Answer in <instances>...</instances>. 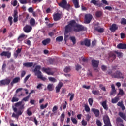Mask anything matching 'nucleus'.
<instances>
[{
    "label": "nucleus",
    "mask_w": 126,
    "mask_h": 126,
    "mask_svg": "<svg viewBox=\"0 0 126 126\" xmlns=\"http://www.w3.org/2000/svg\"><path fill=\"white\" fill-rule=\"evenodd\" d=\"M108 74L109 75H111L112 77H114V78H118V79H124V74L121 72V71L117 70L115 72V73H113L112 71H108Z\"/></svg>",
    "instance_id": "nucleus-1"
},
{
    "label": "nucleus",
    "mask_w": 126,
    "mask_h": 126,
    "mask_svg": "<svg viewBox=\"0 0 126 126\" xmlns=\"http://www.w3.org/2000/svg\"><path fill=\"white\" fill-rule=\"evenodd\" d=\"M58 4L59 6L64 9H69L70 8V4H67V1L65 0H62L61 2L58 3Z\"/></svg>",
    "instance_id": "nucleus-2"
},
{
    "label": "nucleus",
    "mask_w": 126,
    "mask_h": 126,
    "mask_svg": "<svg viewBox=\"0 0 126 126\" xmlns=\"http://www.w3.org/2000/svg\"><path fill=\"white\" fill-rule=\"evenodd\" d=\"M85 30V28L83 25L77 24L73 29V31L74 32H76V33L78 32H82V31H84Z\"/></svg>",
    "instance_id": "nucleus-3"
},
{
    "label": "nucleus",
    "mask_w": 126,
    "mask_h": 126,
    "mask_svg": "<svg viewBox=\"0 0 126 126\" xmlns=\"http://www.w3.org/2000/svg\"><path fill=\"white\" fill-rule=\"evenodd\" d=\"M103 122L105 125L103 126H112L111 124V121H110V118L108 115H104L103 117Z\"/></svg>",
    "instance_id": "nucleus-4"
},
{
    "label": "nucleus",
    "mask_w": 126,
    "mask_h": 126,
    "mask_svg": "<svg viewBox=\"0 0 126 126\" xmlns=\"http://www.w3.org/2000/svg\"><path fill=\"white\" fill-rule=\"evenodd\" d=\"M92 18H93V16H92V15L90 14H86L85 15V23L87 24L90 23V22H91V20H92Z\"/></svg>",
    "instance_id": "nucleus-5"
},
{
    "label": "nucleus",
    "mask_w": 126,
    "mask_h": 126,
    "mask_svg": "<svg viewBox=\"0 0 126 126\" xmlns=\"http://www.w3.org/2000/svg\"><path fill=\"white\" fill-rule=\"evenodd\" d=\"M33 63V62H25L23 63V66L27 68L32 67V66L35 67L37 65V63H35L34 64Z\"/></svg>",
    "instance_id": "nucleus-6"
},
{
    "label": "nucleus",
    "mask_w": 126,
    "mask_h": 126,
    "mask_svg": "<svg viewBox=\"0 0 126 126\" xmlns=\"http://www.w3.org/2000/svg\"><path fill=\"white\" fill-rule=\"evenodd\" d=\"M42 71L45 72L48 75H54V72L52 71V69L51 68H42Z\"/></svg>",
    "instance_id": "nucleus-7"
},
{
    "label": "nucleus",
    "mask_w": 126,
    "mask_h": 126,
    "mask_svg": "<svg viewBox=\"0 0 126 126\" xmlns=\"http://www.w3.org/2000/svg\"><path fill=\"white\" fill-rule=\"evenodd\" d=\"M99 63H100L99 60H92V65L94 68H97L99 66Z\"/></svg>",
    "instance_id": "nucleus-8"
},
{
    "label": "nucleus",
    "mask_w": 126,
    "mask_h": 126,
    "mask_svg": "<svg viewBox=\"0 0 126 126\" xmlns=\"http://www.w3.org/2000/svg\"><path fill=\"white\" fill-rule=\"evenodd\" d=\"M41 69V66L37 65L33 70V72L35 73V75L36 76L40 75V74H42V72L40 71Z\"/></svg>",
    "instance_id": "nucleus-9"
},
{
    "label": "nucleus",
    "mask_w": 126,
    "mask_h": 126,
    "mask_svg": "<svg viewBox=\"0 0 126 126\" xmlns=\"http://www.w3.org/2000/svg\"><path fill=\"white\" fill-rule=\"evenodd\" d=\"M80 44L82 46L85 45L86 47H90V40L86 39L83 41H81Z\"/></svg>",
    "instance_id": "nucleus-10"
},
{
    "label": "nucleus",
    "mask_w": 126,
    "mask_h": 126,
    "mask_svg": "<svg viewBox=\"0 0 126 126\" xmlns=\"http://www.w3.org/2000/svg\"><path fill=\"white\" fill-rule=\"evenodd\" d=\"M0 56H1V57H7L8 59H9V58L11 57V52L9 51H3L0 53Z\"/></svg>",
    "instance_id": "nucleus-11"
},
{
    "label": "nucleus",
    "mask_w": 126,
    "mask_h": 126,
    "mask_svg": "<svg viewBox=\"0 0 126 126\" xmlns=\"http://www.w3.org/2000/svg\"><path fill=\"white\" fill-rule=\"evenodd\" d=\"M117 126H125L124 125V120L121 118V117H117L116 118Z\"/></svg>",
    "instance_id": "nucleus-12"
},
{
    "label": "nucleus",
    "mask_w": 126,
    "mask_h": 126,
    "mask_svg": "<svg viewBox=\"0 0 126 126\" xmlns=\"http://www.w3.org/2000/svg\"><path fill=\"white\" fill-rule=\"evenodd\" d=\"M11 81V80L10 79H5L1 80L0 81V83L1 84V85H9Z\"/></svg>",
    "instance_id": "nucleus-13"
},
{
    "label": "nucleus",
    "mask_w": 126,
    "mask_h": 126,
    "mask_svg": "<svg viewBox=\"0 0 126 126\" xmlns=\"http://www.w3.org/2000/svg\"><path fill=\"white\" fill-rule=\"evenodd\" d=\"M23 30L25 33H29L32 30V27L30 25H26L23 28Z\"/></svg>",
    "instance_id": "nucleus-14"
},
{
    "label": "nucleus",
    "mask_w": 126,
    "mask_h": 126,
    "mask_svg": "<svg viewBox=\"0 0 126 126\" xmlns=\"http://www.w3.org/2000/svg\"><path fill=\"white\" fill-rule=\"evenodd\" d=\"M22 101H19L15 104V107H19V110H23L24 109V104H22Z\"/></svg>",
    "instance_id": "nucleus-15"
},
{
    "label": "nucleus",
    "mask_w": 126,
    "mask_h": 126,
    "mask_svg": "<svg viewBox=\"0 0 126 126\" xmlns=\"http://www.w3.org/2000/svg\"><path fill=\"white\" fill-rule=\"evenodd\" d=\"M61 16L62 14L59 13H56L53 14V17L54 21H58V20H60V19L61 18Z\"/></svg>",
    "instance_id": "nucleus-16"
},
{
    "label": "nucleus",
    "mask_w": 126,
    "mask_h": 126,
    "mask_svg": "<svg viewBox=\"0 0 126 126\" xmlns=\"http://www.w3.org/2000/svg\"><path fill=\"white\" fill-rule=\"evenodd\" d=\"M66 34H68V33H70L72 32V28L69 25H67L65 27V32Z\"/></svg>",
    "instance_id": "nucleus-17"
},
{
    "label": "nucleus",
    "mask_w": 126,
    "mask_h": 126,
    "mask_svg": "<svg viewBox=\"0 0 126 126\" xmlns=\"http://www.w3.org/2000/svg\"><path fill=\"white\" fill-rule=\"evenodd\" d=\"M63 84L62 82H60L58 83V85L55 88L56 93H59V92H60L61 88H62V87H63Z\"/></svg>",
    "instance_id": "nucleus-18"
},
{
    "label": "nucleus",
    "mask_w": 126,
    "mask_h": 126,
    "mask_svg": "<svg viewBox=\"0 0 126 126\" xmlns=\"http://www.w3.org/2000/svg\"><path fill=\"white\" fill-rule=\"evenodd\" d=\"M92 112L94 113L96 118H98V117L100 116V110H99V109L92 108Z\"/></svg>",
    "instance_id": "nucleus-19"
},
{
    "label": "nucleus",
    "mask_w": 126,
    "mask_h": 126,
    "mask_svg": "<svg viewBox=\"0 0 126 126\" xmlns=\"http://www.w3.org/2000/svg\"><path fill=\"white\" fill-rule=\"evenodd\" d=\"M118 25L116 24H113L110 28V30L111 32H115L116 30H118Z\"/></svg>",
    "instance_id": "nucleus-20"
},
{
    "label": "nucleus",
    "mask_w": 126,
    "mask_h": 126,
    "mask_svg": "<svg viewBox=\"0 0 126 126\" xmlns=\"http://www.w3.org/2000/svg\"><path fill=\"white\" fill-rule=\"evenodd\" d=\"M73 4L74 5L75 8H79V0H72Z\"/></svg>",
    "instance_id": "nucleus-21"
},
{
    "label": "nucleus",
    "mask_w": 126,
    "mask_h": 126,
    "mask_svg": "<svg viewBox=\"0 0 126 126\" xmlns=\"http://www.w3.org/2000/svg\"><path fill=\"white\" fill-rule=\"evenodd\" d=\"M68 24L72 28L73 27V28H74L77 24L76 23V21H75V20H72L69 21Z\"/></svg>",
    "instance_id": "nucleus-22"
},
{
    "label": "nucleus",
    "mask_w": 126,
    "mask_h": 126,
    "mask_svg": "<svg viewBox=\"0 0 126 126\" xmlns=\"http://www.w3.org/2000/svg\"><path fill=\"white\" fill-rule=\"evenodd\" d=\"M19 80H20V78L19 77H16L14 78L10 83L11 86H13V85L15 83H17Z\"/></svg>",
    "instance_id": "nucleus-23"
},
{
    "label": "nucleus",
    "mask_w": 126,
    "mask_h": 126,
    "mask_svg": "<svg viewBox=\"0 0 126 126\" xmlns=\"http://www.w3.org/2000/svg\"><path fill=\"white\" fill-rule=\"evenodd\" d=\"M21 4H27V3H31V0H18Z\"/></svg>",
    "instance_id": "nucleus-24"
},
{
    "label": "nucleus",
    "mask_w": 126,
    "mask_h": 126,
    "mask_svg": "<svg viewBox=\"0 0 126 126\" xmlns=\"http://www.w3.org/2000/svg\"><path fill=\"white\" fill-rule=\"evenodd\" d=\"M50 42H51V39L47 38L46 39L43 40L42 42V43L43 45V46H47L48 44H50Z\"/></svg>",
    "instance_id": "nucleus-25"
},
{
    "label": "nucleus",
    "mask_w": 126,
    "mask_h": 126,
    "mask_svg": "<svg viewBox=\"0 0 126 126\" xmlns=\"http://www.w3.org/2000/svg\"><path fill=\"white\" fill-rule=\"evenodd\" d=\"M101 105H102L103 109H104V110L108 111V109H109V107H108V105H107V100L103 101Z\"/></svg>",
    "instance_id": "nucleus-26"
},
{
    "label": "nucleus",
    "mask_w": 126,
    "mask_h": 126,
    "mask_svg": "<svg viewBox=\"0 0 126 126\" xmlns=\"http://www.w3.org/2000/svg\"><path fill=\"white\" fill-rule=\"evenodd\" d=\"M118 49H126V44H123V43H120L117 45Z\"/></svg>",
    "instance_id": "nucleus-27"
},
{
    "label": "nucleus",
    "mask_w": 126,
    "mask_h": 126,
    "mask_svg": "<svg viewBox=\"0 0 126 126\" xmlns=\"http://www.w3.org/2000/svg\"><path fill=\"white\" fill-rule=\"evenodd\" d=\"M103 15V12L101 11H97L95 12V16L96 17H97V18H99L101 17Z\"/></svg>",
    "instance_id": "nucleus-28"
},
{
    "label": "nucleus",
    "mask_w": 126,
    "mask_h": 126,
    "mask_svg": "<svg viewBox=\"0 0 126 126\" xmlns=\"http://www.w3.org/2000/svg\"><path fill=\"white\" fill-rule=\"evenodd\" d=\"M119 100H120L119 96H116L112 99L111 102L112 104H116V103H118V102H119Z\"/></svg>",
    "instance_id": "nucleus-29"
},
{
    "label": "nucleus",
    "mask_w": 126,
    "mask_h": 126,
    "mask_svg": "<svg viewBox=\"0 0 126 126\" xmlns=\"http://www.w3.org/2000/svg\"><path fill=\"white\" fill-rule=\"evenodd\" d=\"M64 118H65V114H64V112H63L60 116V122L61 123H63V122H64Z\"/></svg>",
    "instance_id": "nucleus-30"
},
{
    "label": "nucleus",
    "mask_w": 126,
    "mask_h": 126,
    "mask_svg": "<svg viewBox=\"0 0 126 126\" xmlns=\"http://www.w3.org/2000/svg\"><path fill=\"white\" fill-rule=\"evenodd\" d=\"M36 23V21H35V19L32 18L30 20V24L32 26H35V24Z\"/></svg>",
    "instance_id": "nucleus-31"
},
{
    "label": "nucleus",
    "mask_w": 126,
    "mask_h": 126,
    "mask_svg": "<svg viewBox=\"0 0 126 126\" xmlns=\"http://www.w3.org/2000/svg\"><path fill=\"white\" fill-rule=\"evenodd\" d=\"M125 94L124 90L122 89H119V93L117 94V96H123Z\"/></svg>",
    "instance_id": "nucleus-32"
},
{
    "label": "nucleus",
    "mask_w": 126,
    "mask_h": 126,
    "mask_svg": "<svg viewBox=\"0 0 126 126\" xmlns=\"http://www.w3.org/2000/svg\"><path fill=\"white\" fill-rule=\"evenodd\" d=\"M118 115L119 116L121 117V118H122V119H123V120H126V115L124 114V113L120 112Z\"/></svg>",
    "instance_id": "nucleus-33"
},
{
    "label": "nucleus",
    "mask_w": 126,
    "mask_h": 126,
    "mask_svg": "<svg viewBox=\"0 0 126 126\" xmlns=\"http://www.w3.org/2000/svg\"><path fill=\"white\" fill-rule=\"evenodd\" d=\"M70 40L72 41L73 45H75L76 44V38L74 36L70 37Z\"/></svg>",
    "instance_id": "nucleus-34"
},
{
    "label": "nucleus",
    "mask_w": 126,
    "mask_h": 126,
    "mask_svg": "<svg viewBox=\"0 0 126 126\" xmlns=\"http://www.w3.org/2000/svg\"><path fill=\"white\" fill-rule=\"evenodd\" d=\"M74 94L73 93H69L68 94V97L69 96H70V101L71 102V101H72L73 100V98H74Z\"/></svg>",
    "instance_id": "nucleus-35"
},
{
    "label": "nucleus",
    "mask_w": 126,
    "mask_h": 126,
    "mask_svg": "<svg viewBox=\"0 0 126 126\" xmlns=\"http://www.w3.org/2000/svg\"><path fill=\"white\" fill-rule=\"evenodd\" d=\"M53 86L54 85H53V84H49L47 86V90L49 91H52Z\"/></svg>",
    "instance_id": "nucleus-36"
},
{
    "label": "nucleus",
    "mask_w": 126,
    "mask_h": 126,
    "mask_svg": "<svg viewBox=\"0 0 126 126\" xmlns=\"http://www.w3.org/2000/svg\"><path fill=\"white\" fill-rule=\"evenodd\" d=\"M29 98H30V95H28L26 97H24L21 100L22 103H23V102H28V101H29Z\"/></svg>",
    "instance_id": "nucleus-37"
},
{
    "label": "nucleus",
    "mask_w": 126,
    "mask_h": 126,
    "mask_svg": "<svg viewBox=\"0 0 126 126\" xmlns=\"http://www.w3.org/2000/svg\"><path fill=\"white\" fill-rule=\"evenodd\" d=\"M63 37L62 36H58L56 39V42H63Z\"/></svg>",
    "instance_id": "nucleus-38"
},
{
    "label": "nucleus",
    "mask_w": 126,
    "mask_h": 126,
    "mask_svg": "<svg viewBox=\"0 0 126 126\" xmlns=\"http://www.w3.org/2000/svg\"><path fill=\"white\" fill-rule=\"evenodd\" d=\"M92 93L93 94H94V95H100V92L98 90H93L92 91Z\"/></svg>",
    "instance_id": "nucleus-39"
},
{
    "label": "nucleus",
    "mask_w": 126,
    "mask_h": 126,
    "mask_svg": "<svg viewBox=\"0 0 126 126\" xmlns=\"http://www.w3.org/2000/svg\"><path fill=\"white\" fill-rule=\"evenodd\" d=\"M121 24H122L123 25H126V19H125V18H122L120 21Z\"/></svg>",
    "instance_id": "nucleus-40"
},
{
    "label": "nucleus",
    "mask_w": 126,
    "mask_h": 126,
    "mask_svg": "<svg viewBox=\"0 0 126 126\" xmlns=\"http://www.w3.org/2000/svg\"><path fill=\"white\" fill-rule=\"evenodd\" d=\"M25 37V35L24 34H21L19 37L18 38V41H23V38Z\"/></svg>",
    "instance_id": "nucleus-41"
},
{
    "label": "nucleus",
    "mask_w": 126,
    "mask_h": 126,
    "mask_svg": "<svg viewBox=\"0 0 126 126\" xmlns=\"http://www.w3.org/2000/svg\"><path fill=\"white\" fill-rule=\"evenodd\" d=\"M48 79L49 80V81H51V82H57V79H56V78H54V77H49L48 78Z\"/></svg>",
    "instance_id": "nucleus-42"
},
{
    "label": "nucleus",
    "mask_w": 126,
    "mask_h": 126,
    "mask_svg": "<svg viewBox=\"0 0 126 126\" xmlns=\"http://www.w3.org/2000/svg\"><path fill=\"white\" fill-rule=\"evenodd\" d=\"M71 121H72L73 124H74L75 125H77L78 123L77 120L73 117L71 118Z\"/></svg>",
    "instance_id": "nucleus-43"
},
{
    "label": "nucleus",
    "mask_w": 126,
    "mask_h": 126,
    "mask_svg": "<svg viewBox=\"0 0 126 126\" xmlns=\"http://www.w3.org/2000/svg\"><path fill=\"white\" fill-rule=\"evenodd\" d=\"M115 53L117 54V57H118V58H121V57H122L123 56V53L121 52L115 51Z\"/></svg>",
    "instance_id": "nucleus-44"
},
{
    "label": "nucleus",
    "mask_w": 126,
    "mask_h": 126,
    "mask_svg": "<svg viewBox=\"0 0 126 126\" xmlns=\"http://www.w3.org/2000/svg\"><path fill=\"white\" fill-rule=\"evenodd\" d=\"M68 33H66L65 32H64V41L65 42H66L67 41V38L69 37V35L67 34Z\"/></svg>",
    "instance_id": "nucleus-45"
},
{
    "label": "nucleus",
    "mask_w": 126,
    "mask_h": 126,
    "mask_svg": "<svg viewBox=\"0 0 126 126\" xmlns=\"http://www.w3.org/2000/svg\"><path fill=\"white\" fill-rule=\"evenodd\" d=\"M98 1L96 0H92L90 2L91 3H93L94 5H98Z\"/></svg>",
    "instance_id": "nucleus-46"
},
{
    "label": "nucleus",
    "mask_w": 126,
    "mask_h": 126,
    "mask_svg": "<svg viewBox=\"0 0 126 126\" xmlns=\"http://www.w3.org/2000/svg\"><path fill=\"white\" fill-rule=\"evenodd\" d=\"M38 78H39V79H42V80H46L47 78L45 77H43V75H42V74H40L39 75L37 76Z\"/></svg>",
    "instance_id": "nucleus-47"
},
{
    "label": "nucleus",
    "mask_w": 126,
    "mask_h": 126,
    "mask_svg": "<svg viewBox=\"0 0 126 126\" xmlns=\"http://www.w3.org/2000/svg\"><path fill=\"white\" fill-rule=\"evenodd\" d=\"M30 76H31V75L30 74L25 77L24 80V83H26V82L27 81V80H28V79H29V77H30Z\"/></svg>",
    "instance_id": "nucleus-48"
},
{
    "label": "nucleus",
    "mask_w": 126,
    "mask_h": 126,
    "mask_svg": "<svg viewBox=\"0 0 126 126\" xmlns=\"http://www.w3.org/2000/svg\"><path fill=\"white\" fill-rule=\"evenodd\" d=\"M101 27L99 25H95L94 27V31H98Z\"/></svg>",
    "instance_id": "nucleus-49"
},
{
    "label": "nucleus",
    "mask_w": 126,
    "mask_h": 126,
    "mask_svg": "<svg viewBox=\"0 0 126 126\" xmlns=\"http://www.w3.org/2000/svg\"><path fill=\"white\" fill-rule=\"evenodd\" d=\"M85 110L86 112H87L88 113V112H90V108H89V106H88V105H85Z\"/></svg>",
    "instance_id": "nucleus-50"
},
{
    "label": "nucleus",
    "mask_w": 126,
    "mask_h": 126,
    "mask_svg": "<svg viewBox=\"0 0 126 126\" xmlns=\"http://www.w3.org/2000/svg\"><path fill=\"white\" fill-rule=\"evenodd\" d=\"M17 3H18V2H17V0H14V1L11 2V4L13 6H16L17 5Z\"/></svg>",
    "instance_id": "nucleus-51"
},
{
    "label": "nucleus",
    "mask_w": 126,
    "mask_h": 126,
    "mask_svg": "<svg viewBox=\"0 0 126 126\" xmlns=\"http://www.w3.org/2000/svg\"><path fill=\"white\" fill-rule=\"evenodd\" d=\"M43 85V84H41V83L38 84L36 87L37 89H43V87H42Z\"/></svg>",
    "instance_id": "nucleus-52"
},
{
    "label": "nucleus",
    "mask_w": 126,
    "mask_h": 126,
    "mask_svg": "<svg viewBox=\"0 0 126 126\" xmlns=\"http://www.w3.org/2000/svg\"><path fill=\"white\" fill-rule=\"evenodd\" d=\"M96 124L97 126H102V122H101V121L98 119L96 121Z\"/></svg>",
    "instance_id": "nucleus-53"
},
{
    "label": "nucleus",
    "mask_w": 126,
    "mask_h": 126,
    "mask_svg": "<svg viewBox=\"0 0 126 126\" xmlns=\"http://www.w3.org/2000/svg\"><path fill=\"white\" fill-rule=\"evenodd\" d=\"M88 102L90 106H92L93 104V98H89Z\"/></svg>",
    "instance_id": "nucleus-54"
},
{
    "label": "nucleus",
    "mask_w": 126,
    "mask_h": 126,
    "mask_svg": "<svg viewBox=\"0 0 126 126\" xmlns=\"http://www.w3.org/2000/svg\"><path fill=\"white\" fill-rule=\"evenodd\" d=\"M47 107H48V103H46V104L45 105L42 104L40 106V109H41V110H43L44 109H46V108H47Z\"/></svg>",
    "instance_id": "nucleus-55"
},
{
    "label": "nucleus",
    "mask_w": 126,
    "mask_h": 126,
    "mask_svg": "<svg viewBox=\"0 0 126 126\" xmlns=\"http://www.w3.org/2000/svg\"><path fill=\"white\" fill-rule=\"evenodd\" d=\"M8 21L10 22V26H11V25H12V23H13V22H12V17L9 16L8 17Z\"/></svg>",
    "instance_id": "nucleus-56"
},
{
    "label": "nucleus",
    "mask_w": 126,
    "mask_h": 126,
    "mask_svg": "<svg viewBox=\"0 0 126 126\" xmlns=\"http://www.w3.org/2000/svg\"><path fill=\"white\" fill-rule=\"evenodd\" d=\"M64 72H69L70 71V67H66L64 69Z\"/></svg>",
    "instance_id": "nucleus-57"
},
{
    "label": "nucleus",
    "mask_w": 126,
    "mask_h": 126,
    "mask_svg": "<svg viewBox=\"0 0 126 126\" xmlns=\"http://www.w3.org/2000/svg\"><path fill=\"white\" fill-rule=\"evenodd\" d=\"M19 101V98L14 97H13L12 99V102H18Z\"/></svg>",
    "instance_id": "nucleus-58"
},
{
    "label": "nucleus",
    "mask_w": 126,
    "mask_h": 126,
    "mask_svg": "<svg viewBox=\"0 0 126 126\" xmlns=\"http://www.w3.org/2000/svg\"><path fill=\"white\" fill-rule=\"evenodd\" d=\"M116 92H117V91L116 90H111V91L110 92V96H113L114 94H116Z\"/></svg>",
    "instance_id": "nucleus-59"
},
{
    "label": "nucleus",
    "mask_w": 126,
    "mask_h": 126,
    "mask_svg": "<svg viewBox=\"0 0 126 126\" xmlns=\"http://www.w3.org/2000/svg\"><path fill=\"white\" fill-rule=\"evenodd\" d=\"M81 124L82 126H87V122L85 121V120H84V119L81 121Z\"/></svg>",
    "instance_id": "nucleus-60"
},
{
    "label": "nucleus",
    "mask_w": 126,
    "mask_h": 126,
    "mask_svg": "<svg viewBox=\"0 0 126 126\" xmlns=\"http://www.w3.org/2000/svg\"><path fill=\"white\" fill-rule=\"evenodd\" d=\"M22 113H23V110H22V109H19V111L17 112V115L19 117V116L22 115Z\"/></svg>",
    "instance_id": "nucleus-61"
},
{
    "label": "nucleus",
    "mask_w": 126,
    "mask_h": 126,
    "mask_svg": "<svg viewBox=\"0 0 126 126\" xmlns=\"http://www.w3.org/2000/svg\"><path fill=\"white\" fill-rule=\"evenodd\" d=\"M18 12H17V10H14V17H18Z\"/></svg>",
    "instance_id": "nucleus-62"
},
{
    "label": "nucleus",
    "mask_w": 126,
    "mask_h": 126,
    "mask_svg": "<svg viewBox=\"0 0 126 126\" xmlns=\"http://www.w3.org/2000/svg\"><path fill=\"white\" fill-rule=\"evenodd\" d=\"M25 74H26V71L23 70L21 72V77H24L25 76Z\"/></svg>",
    "instance_id": "nucleus-63"
},
{
    "label": "nucleus",
    "mask_w": 126,
    "mask_h": 126,
    "mask_svg": "<svg viewBox=\"0 0 126 126\" xmlns=\"http://www.w3.org/2000/svg\"><path fill=\"white\" fill-rule=\"evenodd\" d=\"M79 69H81V66L77 64V65H76V70H77V71H78Z\"/></svg>",
    "instance_id": "nucleus-64"
}]
</instances>
